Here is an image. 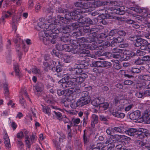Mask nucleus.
<instances>
[{
	"instance_id": "nucleus-1",
	"label": "nucleus",
	"mask_w": 150,
	"mask_h": 150,
	"mask_svg": "<svg viewBox=\"0 0 150 150\" xmlns=\"http://www.w3.org/2000/svg\"><path fill=\"white\" fill-rule=\"evenodd\" d=\"M36 29L38 31L41 30L39 33V37L41 40H42V38L45 37V36L46 37L48 36L50 34L48 32L50 29L48 27V25L42 22L38 23L36 27Z\"/></svg>"
},
{
	"instance_id": "nucleus-2",
	"label": "nucleus",
	"mask_w": 150,
	"mask_h": 150,
	"mask_svg": "<svg viewBox=\"0 0 150 150\" xmlns=\"http://www.w3.org/2000/svg\"><path fill=\"white\" fill-rule=\"evenodd\" d=\"M81 91L79 88H72L62 91L60 90H59L57 91V93L59 96L62 95L65 96H68L74 93H76L77 94L79 93H80Z\"/></svg>"
},
{
	"instance_id": "nucleus-3",
	"label": "nucleus",
	"mask_w": 150,
	"mask_h": 150,
	"mask_svg": "<svg viewBox=\"0 0 150 150\" xmlns=\"http://www.w3.org/2000/svg\"><path fill=\"white\" fill-rule=\"evenodd\" d=\"M125 8L123 7L120 6L117 8L112 7H109L108 10L109 13H116L119 15H122L125 13Z\"/></svg>"
},
{
	"instance_id": "nucleus-4",
	"label": "nucleus",
	"mask_w": 150,
	"mask_h": 150,
	"mask_svg": "<svg viewBox=\"0 0 150 150\" xmlns=\"http://www.w3.org/2000/svg\"><path fill=\"white\" fill-rule=\"evenodd\" d=\"M42 40L46 45H49L50 43L55 44L57 41L56 36L55 35L50 34L48 36L42 38Z\"/></svg>"
},
{
	"instance_id": "nucleus-5",
	"label": "nucleus",
	"mask_w": 150,
	"mask_h": 150,
	"mask_svg": "<svg viewBox=\"0 0 150 150\" xmlns=\"http://www.w3.org/2000/svg\"><path fill=\"white\" fill-rule=\"evenodd\" d=\"M23 132V134L25 135V143L27 145V147L29 148L30 147V145L34 142L36 140L35 135L32 134L31 136V141L30 142L28 140L29 136L28 135V132L27 130H24Z\"/></svg>"
},
{
	"instance_id": "nucleus-6",
	"label": "nucleus",
	"mask_w": 150,
	"mask_h": 150,
	"mask_svg": "<svg viewBox=\"0 0 150 150\" xmlns=\"http://www.w3.org/2000/svg\"><path fill=\"white\" fill-rule=\"evenodd\" d=\"M91 101L90 98H80L76 103L77 106L82 107L89 103Z\"/></svg>"
},
{
	"instance_id": "nucleus-7",
	"label": "nucleus",
	"mask_w": 150,
	"mask_h": 150,
	"mask_svg": "<svg viewBox=\"0 0 150 150\" xmlns=\"http://www.w3.org/2000/svg\"><path fill=\"white\" fill-rule=\"evenodd\" d=\"M128 102L127 100L122 99L119 100L117 98L115 99V105L117 106L120 109L124 108L125 104L124 103H127Z\"/></svg>"
},
{
	"instance_id": "nucleus-8",
	"label": "nucleus",
	"mask_w": 150,
	"mask_h": 150,
	"mask_svg": "<svg viewBox=\"0 0 150 150\" xmlns=\"http://www.w3.org/2000/svg\"><path fill=\"white\" fill-rule=\"evenodd\" d=\"M56 26L54 24H51L50 25H48V27L49 29V33L50 35H56V34H57L60 33V31L57 28ZM57 39V38H56Z\"/></svg>"
},
{
	"instance_id": "nucleus-9",
	"label": "nucleus",
	"mask_w": 150,
	"mask_h": 150,
	"mask_svg": "<svg viewBox=\"0 0 150 150\" xmlns=\"http://www.w3.org/2000/svg\"><path fill=\"white\" fill-rule=\"evenodd\" d=\"M74 83V81H73V79H71L70 80L67 81L66 82L63 83L62 85V88H66L68 87H70V88H79L75 86Z\"/></svg>"
},
{
	"instance_id": "nucleus-10",
	"label": "nucleus",
	"mask_w": 150,
	"mask_h": 150,
	"mask_svg": "<svg viewBox=\"0 0 150 150\" xmlns=\"http://www.w3.org/2000/svg\"><path fill=\"white\" fill-rule=\"evenodd\" d=\"M140 112L138 110L131 113L129 115L130 118L132 120L138 119L140 117Z\"/></svg>"
},
{
	"instance_id": "nucleus-11",
	"label": "nucleus",
	"mask_w": 150,
	"mask_h": 150,
	"mask_svg": "<svg viewBox=\"0 0 150 150\" xmlns=\"http://www.w3.org/2000/svg\"><path fill=\"white\" fill-rule=\"evenodd\" d=\"M104 100V99L102 98H96L92 101L91 103L93 106L97 107L99 106L100 104L103 103Z\"/></svg>"
},
{
	"instance_id": "nucleus-12",
	"label": "nucleus",
	"mask_w": 150,
	"mask_h": 150,
	"mask_svg": "<svg viewBox=\"0 0 150 150\" xmlns=\"http://www.w3.org/2000/svg\"><path fill=\"white\" fill-rule=\"evenodd\" d=\"M147 131L146 129H139L138 130L137 129V131L135 132V135H137L136 137H138L140 138H142L144 137V134L147 136V135L145 134L147 133Z\"/></svg>"
},
{
	"instance_id": "nucleus-13",
	"label": "nucleus",
	"mask_w": 150,
	"mask_h": 150,
	"mask_svg": "<svg viewBox=\"0 0 150 150\" xmlns=\"http://www.w3.org/2000/svg\"><path fill=\"white\" fill-rule=\"evenodd\" d=\"M42 110L43 112L45 114L47 115L48 116L51 115V108H54V107L53 106H51V108L48 107V106H44L42 105Z\"/></svg>"
},
{
	"instance_id": "nucleus-14",
	"label": "nucleus",
	"mask_w": 150,
	"mask_h": 150,
	"mask_svg": "<svg viewBox=\"0 0 150 150\" xmlns=\"http://www.w3.org/2000/svg\"><path fill=\"white\" fill-rule=\"evenodd\" d=\"M89 65V63L88 61L83 60L81 61L80 64L78 65V67H80L82 69H86Z\"/></svg>"
},
{
	"instance_id": "nucleus-15",
	"label": "nucleus",
	"mask_w": 150,
	"mask_h": 150,
	"mask_svg": "<svg viewBox=\"0 0 150 150\" xmlns=\"http://www.w3.org/2000/svg\"><path fill=\"white\" fill-rule=\"evenodd\" d=\"M21 17L16 15H14L12 19V23L13 24V28L15 29V31L16 32L17 30V27L15 24H16L18 21L20 20Z\"/></svg>"
},
{
	"instance_id": "nucleus-16",
	"label": "nucleus",
	"mask_w": 150,
	"mask_h": 150,
	"mask_svg": "<svg viewBox=\"0 0 150 150\" xmlns=\"http://www.w3.org/2000/svg\"><path fill=\"white\" fill-rule=\"evenodd\" d=\"M34 90H36L37 92H41L43 88V84L41 83L38 82L33 86Z\"/></svg>"
},
{
	"instance_id": "nucleus-17",
	"label": "nucleus",
	"mask_w": 150,
	"mask_h": 150,
	"mask_svg": "<svg viewBox=\"0 0 150 150\" xmlns=\"http://www.w3.org/2000/svg\"><path fill=\"white\" fill-rule=\"evenodd\" d=\"M110 45V42L108 41L103 42L101 43L98 44V49L100 50H102L104 48L109 46Z\"/></svg>"
},
{
	"instance_id": "nucleus-18",
	"label": "nucleus",
	"mask_w": 150,
	"mask_h": 150,
	"mask_svg": "<svg viewBox=\"0 0 150 150\" xmlns=\"http://www.w3.org/2000/svg\"><path fill=\"white\" fill-rule=\"evenodd\" d=\"M90 52L88 50L80 49L78 54L81 57H85Z\"/></svg>"
},
{
	"instance_id": "nucleus-19",
	"label": "nucleus",
	"mask_w": 150,
	"mask_h": 150,
	"mask_svg": "<svg viewBox=\"0 0 150 150\" xmlns=\"http://www.w3.org/2000/svg\"><path fill=\"white\" fill-rule=\"evenodd\" d=\"M4 139L5 146L9 149L11 146L10 140L8 135L6 134L4 136Z\"/></svg>"
},
{
	"instance_id": "nucleus-20",
	"label": "nucleus",
	"mask_w": 150,
	"mask_h": 150,
	"mask_svg": "<svg viewBox=\"0 0 150 150\" xmlns=\"http://www.w3.org/2000/svg\"><path fill=\"white\" fill-rule=\"evenodd\" d=\"M118 54L115 53L113 54V57L114 58L117 59L121 61L124 60L123 54L121 52H119Z\"/></svg>"
},
{
	"instance_id": "nucleus-21",
	"label": "nucleus",
	"mask_w": 150,
	"mask_h": 150,
	"mask_svg": "<svg viewBox=\"0 0 150 150\" xmlns=\"http://www.w3.org/2000/svg\"><path fill=\"white\" fill-rule=\"evenodd\" d=\"M108 11H107L105 9H102L97 10L96 12H93L92 13V15L95 16L96 15L99 14V15H104L105 14H107L108 13Z\"/></svg>"
},
{
	"instance_id": "nucleus-22",
	"label": "nucleus",
	"mask_w": 150,
	"mask_h": 150,
	"mask_svg": "<svg viewBox=\"0 0 150 150\" xmlns=\"http://www.w3.org/2000/svg\"><path fill=\"white\" fill-rule=\"evenodd\" d=\"M137 131V129L134 128H130L125 131L126 134L130 136H134L135 135V132Z\"/></svg>"
},
{
	"instance_id": "nucleus-23",
	"label": "nucleus",
	"mask_w": 150,
	"mask_h": 150,
	"mask_svg": "<svg viewBox=\"0 0 150 150\" xmlns=\"http://www.w3.org/2000/svg\"><path fill=\"white\" fill-rule=\"evenodd\" d=\"M147 43L148 41L147 40L144 39L143 40L140 47V49L143 50H146Z\"/></svg>"
},
{
	"instance_id": "nucleus-24",
	"label": "nucleus",
	"mask_w": 150,
	"mask_h": 150,
	"mask_svg": "<svg viewBox=\"0 0 150 150\" xmlns=\"http://www.w3.org/2000/svg\"><path fill=\"white\" fill-rule=\"evenodd\" d=\"M86 11L84 9H77L76 10L72 12V13H73V16H76L80 13H85Z\"/></svg>"
},
{
	"instance_id": "nucleus-25",
	"label": "nucleus",
	"mask_w": 150,
	"mask_h": 150,
	"mask_svg": "<svg viewBox=\"0 0 150 150\" xmlns=\"http://www.w3.org/2000/svg\"><path fill=\"white\" fill-rule=\"evenodd\" d=\"M85 25V23H84L83 22L82 23L80 22L79 23H73L70 24L69 25L71 26V29L73 28H76L78 27V26L81 27Z\"/></svg>"
},
{
	"instance_id": "nucleus-26",
	"label": "nucleus",
	"mask_w": 150,
	"mask_h": 150,
	"mask_svg": "<svg viewBox=\"0 0 150 150\" xmlns=\"http://www.w3.org/2000/svg\"><path fill=\"white\" fill-rule=\"evenodd\" d=\"M109 104L107 102L104 103L100 104L99 106V108L102 110H105L107 109L108 107Z\"/></svg>"
},
{
	"instance_id": "nucleus-27",
	"label": "nucleus",
	"mask_w": 150,
	"mask_h": 150,
	"mask_svg": "<svg viewBox=\"0 0 150 150\" xmlns=\"http://www.w3.org/2000/svg\"><path fill=\"white\" fill-rule=\"evenodd\" d=\"M71 50L70 52H71L72 53L75 54H78L79 52L80 48L78 47V46H75L73 47L71 46Z\"/></svg>"
},
{
	"instance_id": "nucleus-28",
	"label": "nucleus",
	"mask_w": 150,
	"mask_h": 150,
	"mask_svg": "<svg viewBox=\"0 0 150 150\" xmlns=\"http://www.w3.org/2000/svg\"><path fill=\"white\" fill-rule=\"evenodd\" d=\"M14 70L16 72V76L19 77H21V74L19 69L18 66L17 65H15L14 66Z\"/></svg>"
},
{
	"instance_id": "nucleus-29",
	"label": "nucleus",
	"mask_w": 150,
	"mask_h": 150,
	"mask_svg": "<svg viewBox=\"0 0 150 150\" xmlns=\"http://www.w3.org/2000/svg\"><path fill=\"white\" fill-rule=\"evenodd\" d=\"M64 58L66 63L70 62L74 59L73 57L71 56H64Z\"/></svg>"
},
{
	"instance_id": "nucleus-30",
	"label": "nucleus",
	"mask_w": 150,
	"mask_h": 150,
	"mask_svg": "<svg viewBox=\"0 0 150 150\" xmlns=\"http://www.w3.org/2000/svg\"><path fill=\"white\" fill-rule=\"evenodd\" d=\"M73 79V81H74V82H76L79 83L81 84L84 81V80L83 79L81 76Z\"/></svg>"
},
{
	"instance_id": "nucleus-31",
	"label": "nucleus",
	"mask_w": 150,
	"mask_h": 150,
	"mask_svg": "<svg viewBox=\"0 0 150 150\" xmlns=\"http://www.w3.org/2000/svg\"><path fill=\"white\" fill-rule=\"evenodd\" d=\"M73 15H73V13H72V12L67 13L65 15V18L66 19L68 20H71L73 19Z\"/></svg>"
},
{
	"instance_id": "nucleus-32",
	"label": "nucleus",
	"mask_w": 150,
	"mask_h": 150,
	"mask_svg": "<svg viewBox=\"0 0 150 150\" xmlns=\"http://www.w3.org/2000/svg\"><path fill=\"white\" fill-rule=\"evenodd\" d=\"M4 88L5 91V94L6 96H8L9 94V91L8 88V84L7 83H5L4 85Z\"/></svg>"
},
{
	"instance_id": "nucleus-33",
	"label": "nucleus",
	"mask_w": 150,
	"mask_h": 150,
	"mask_svg": "<svg viewBox=\"0 0 150 150\" xmlns=\"http://www.w3.org/2000/svg\"><path fill=\"white\" fill-rule=\"evenodd\" d=\"M32 72L34 74L40 75L42 74V71L40 69L34 67L31 69Z\"/></svg>"
},
{
	"instance_id": "nucleus-34",
	"label": "nucleus",
	"mask_w": 150,
	"mask_h": 150,
	"mask_svg": "<svg viewBox=\"0 0 150 150\" xmlns=\"http://www.w3.org/2000/svg\"><path fill=\"white\" fill-rule=\"evenodd\" d=\"M24 95L25 97H27L30 100L29 97L28 96L27 92L25 89H22L20 93V97H23V95Z\"/></svg>"
},
{
	"instance_id": "nucleus-35",
	"label": "nucleus",
	"mask_w": 150,
	"mask_h": 150,
	"mask_svg": "<svg viewBox=\"0 0 150 150\" xmlns=\"http://www.w3.org/2000/svg\"><path fill=\"white\" fill-rule=\"evenodd\" d=\"M53 97L52 95H49L47 96V97L45 99V101L49 104L51 103L52 101L53 100Z\"/></svg>"
},
{
	"instance_id": "nucleus-36",
	"label": "nucleus",
	"mask_w": 150,
	"mask_h": 150,
	"mask_svg": "<svg viewBox=\"0 0 150 150\" xmlns=\"http://www.w3.org/2000/svg\"><path fill=\"white\" fill-rule=\"evenodd\" d=\"M135 144L137 146L139 147H142L145 145V143L143 142L140 140H135L134 141Z\"/></svg>"
},
{
	"instance_id": "nucleus-37",
	"label": "nucleus",
	"mask_w": 150,
	"mask_h": 150,
	"mask_svg": "<svg viewBox=\"0 0 150 150\" xmlns=\"http://www.w3.org/2000/svg\"><path fill=\"white\" fill-rule=\"evenodd\" d=\"M121 71L124 73V75L125 77L130 78L133 77V76L130 74L131 72L128 73L127 71H125L123 70H121Z\"/></svg>"
},
{
	"instance_id": "nucleus-38",
	"label": "nucleus",
	"mask_w": 150,
	"mask_h": 150,
	"mask_svg": "<svg viewBox=\"0 0 150 150\" xmlns=\"http://www.w3.org/2000/svg\"><path fill=\"white\" fill-rule=\"evenodd\" d=\"M140 79L145 81H150V76L146 75H141L139 77Z\"/></svg>"
},
{
	"instance_id": "nucleus-39",
	"label": "nucleus",
	"mask_w": 150,
	"mask_h": 150,
	"mask_svg": "<svg viewBox=\"0 0 150 150\" xmlns=\"http://www.w3.org/2000/svg\"><path fill=\"white\" fill-rule=\"evenodd\" d=\"M134 64L136 65H142L144 64L145 63L143 60L139 58L134 61Z\"/></svg>"
},
{
	"instance_id": "nucleus-40",
	"label": "nucleus",
	"mask_w": 150,
	"mask_h": 150,
	"mask_svg": "<svg viewBox=\"0 0 150 150\" xmlns=\"http://www.w3.org/2000/svg\"><path fill=\"white\" fill-rule=\"evenodd\" d=\"M91 7V6L89 4V3H83V7H82V8L81 9H85V10L86 11L85 12V13L89 11V10H88V9Z\"/></svg>"
},
{
	"instance_id": "nucleus-41",
	"label": "nucleus",
	"mask_w": 150,
	"mask_h": 150,
	"mask_svg": "<svg viewBox=\"0 0 150 150\" xmlns=\"http://www.w3.org/2000/svg\"><path fill=\"white\" fill-rule=\"evenodd\" d=\"M62 50L65 51L70 52L71 50V46L65 44L63 45Z\"/></svg>"
},
{
	"instance_id": "nucleus-42",
	"label": "nucleus",
	"mask_w": 150,
	"mask_h": 150,
	"mask_svg": "<svg viewBox=\"0 0 150 150\" xmlns=\"http://www.w3.org/2000/svg\"><path fill=\"white\" fill-rule=\"evenodd\" d=\"M141 71V70L139 69L136 68L132 67L130 70L131 72L133 73H139Z\"/></svg>"
},
{
	"instance_id": "nucleus-43",
	"label": "nucleus",
	"mask_w": 150,
	"mask_h": 150,
	"mask_svg": "<svg viewBox=\"0 0 150 150\" xmlns=\"http://www.w3.org/2000/svg\"><path fill=\"white\" fill-rule=\"evenodd\" d=\"M103 67H111L112 64L111 63L108 61L103 62Z\"/></svg>"
},
{
	"instance_id": "nucleus-44",
	"label": "nucleus",
	"mask_w": 150,
	"mask_h": 150,
	"mask_svg": "<svg viewBox=\"0 0 150 150\" xmlns=\"http://www.w3.org/2000/svg\"><path fill=\"white\" fill-rule=\"evenodd\" d=\"M146 53L145 52L142 51L140 50H137L136 51V55L138 56H142L144 55Z\"/></svg>"
},
{
	"instance_id": "nucleus-45",
	"label": "nucleus",
	"mask_w": 150,
	"mask_h": 150,
	"mask_svg": "<svg viewBox=\"0 0 150 150\" xmlns=\"http://www.w3.org/2000/svg\"><path fill=\"white\" fill-rule=\"evenodd\" d=\"M116 62H115L113 64L114 67L116 69H119L121 68V65L118 63L119 62L118 60H116Z\"/></svg>"
},
{
	"instance_id": "nucleus-46",
	"label": "nucleus",
	"mask_w": 150,
	"mask_h": 150,
	"mask_svg": "<svg viewBox=\"0 0 150 150\" xmlns=\"http://www.w3.org/2000/svg\"><path fill=\"white\" fill-rule=\"evenodd\" d=\"M139 35H131L129 37L128 39L129 40L132 41H135L138 37Z\"/></svg>"
},
{
	"instance_id": "nucleus-47",
	"label": "nucleus",
	"mask_w": 150,
	"mask_h": 150,
	"mask_svg": "<svg viewBox=\"0 0 150 150\" xmlns=\"http://www.w3.org/2000/svg\"><path fill=\"white\" fill-rule=\"evenodd\" d=\"M149 114L147 111H146L144 112L142 116V117L143 120H146L149 117Z\"/></svg>"
},
{
	"instance_id": "nucleus-48",
	"label": "nucleus",
	"mask_w": 150,
	"mask_h": 150,
	"mask_svg": "<svg viewBox=\"0 0 150 150\" xmlns=\"http://www.w3.org/2000/svg\"><path fill=\"white\" fill-rule=\"evenodd\" d=\"M124 39L122 38L118 37L114 39V42L116 43H121L123 41Z\"/></svg>"
},
{
	"instance_id": "nucleus-49",
	"label": "nucleus",
	"mask_w": 150,
	"mask_h": 150,
	"mask_svg": "<svg viewBox=\"0 0 150 150\" xmlns=\"http://www.w3.org/2000/svg\"><path fill=\"white\" fill-rule=\"evenodd\" d=\"M111 51L113 53H117L121 52L122 50L121 49H118L116 47H112L111 49Z\"/></svg>"
},
{
	"instance_id": "nucleus-50",
	"label": "nucleus",
	"mask_w": 150,
	"mask_h": 150,
	"mask_svg": "<svg viewBox=\"0 0 150 150\" xmlns=\"http://www.w3.org/2000/svg\"><path fill=\"white\" fill-rule=\"evenodd\" d=\"M88 93L87 91L83 92L81 93L82 97L81 98H90L89 96L88 95Z\"/></svg>"
},
{
	"instance_id": "nucleus-51",
	"label": "nucleus",
	"mask_w": 150,
	"mask_h": 150,
	"mask_svg": "<svg viewBox=\"0 0 150 150\" xmlns=\"http://www.w3.org/2000/svg\"><path fill=\"white\" fill-rule=\"evenodd\" d=\"M117 33V31L116 30H111L108 35H110V36L114 37L116 34Z\"/></svg>"
},
{
	"instance_id": "nucleus-52",
	"label": "nucleus",
	"mask_w": 150,
	"mask_h": 150,
	"mask_svg": "<svg viewBox=\"0 0 150 150\" xmlns=\"http://www.w3.org/2000/svg\"><path fill=\"white\" fill-rule=\"evenodd\" d=\"M71 29V26H70L69 25H67L65 27L63 28V30L65 31H63L64 33H67L70 32V30Z\"/></svg>"
},
{
	"instance_id": "nucleus-53",
	"label": "nucleus",
	"mask_w": 150,
	"mask_h": 150,
	"mask_svg": "<svg viewBox=\"0 0 150 150\" xmlns=\"http://www.w3.org/2000/svg\"><path fill=\"white\" fill-rule=\"evenodd\" d=\"M115 145L112 142L110 143L107 146V150H112L115 147Z\"/></svg>"
},
{
	"instance_id": "nucleus-54",
	"label": "nucleus",
	"mask_w": 150,
	"mask_h": 150,
	"mask_svg": "<svg viewBox=\"0 0 150 150\" xmlns=\"http://www.w3.org/2000/svg\"><path fill=\"white\" fill-rule=\"evenodd\" d=\"M92 121L95 122V123L96 124L98 122V117L95 114H93L92 116Z\"/></svg>"
},
{
	"instance_id": "nucleus-55",
	"label": "nucleus",
	"mask_w": 150,
	"mask_h": 150,
	"mask_svg": "<svg viewBox=\"0 0 150 150\" xmlns=\"http://www.w3.org/2000/svg\"><path fill=\"white\" fill-rule=\"evenodd\" d=\"M85 39L86 42L88 43H91L94 40V38L92 37H90L89 35L88 37L86 38Z\"/></svg>"
},
{
	"instance_id": "nucleus-56",
	"label": "nucleus",
	"mask_w": 150,
	"mask_h": 150,
	"mask_svg": "<svg viewBox=\"0 0 150 150\" xmlns=\"http://www.w3.org/2000/svg\"><path fill=\"white\" fill-rule=\"evenodd\" d=\"M82 69L80 67H78V65L76 67V68H75L74 69L76 73L77 74H80V73H81L82 71Z\"/></svg>"
},
{
	"instance_id": "nucleus-57",
	"label": "nucleus",
	"mask_w": 150,
	"mask_h": 150,
	"mask_svg": "<svg viewBox=\"0 0 150 150\" xmlns=\"http://www.w3.org/2000/svg\"><path fill=\"white\" fill-rule=\"evenodd\" d=\"M142 37V35H139L135 41L137 42L138 43L141 44V43L142 42L143 40H144L141 38Z\"/></svg>"
},
{
	"instance_id": "nucleus-58",
	"label": "nucleus",
	"mask_w": 150,
	"mask_h": 150,
	"mask_svg": "<svg viewBox=\"0 0 150 150\" xmlns=\"http://www.w3.org/2000/svg\"><path fill=\"white\" fill-rule=\"evenodd\" d=\"M43 65L44 66V70L46 71H48L49 69L50 68V66L47 62H44L43 63Z\"/></svg>"
},
{
	"instance_id": "nucleus-59",
	"label": "nucleus",
	"mask_w": 150,
	"mask_h": 150,
	"mask_svg": "<svg viewBox=\"0 0 150 150\" xmlns=\"http://www.w3.org/2000/svg\"><path fill=\"white\" fill-rule=\"evenodd\" d=\"M83 3L82 2H78L74 3L75 6L76 7L82 8L83 7Z\"/></svg>"
},
{
	"instance_id": "nucleus-60",
	"label": "nucleus",
	"mask_w": 150,
	"mask_h": 150,
	"mask_svg": "<svg viewBox=\"0 0 150 150\" xmlns=\"http://www.w3.org/2000/svg\"><path fill=\"white\" fill-rule=\"evenodd\" d=\"M117 33L120 36H125L126 35V33L124 30H119L117 31Z\"/></svg>"
},
{
	"instance_id": "nucleus-61",
	"label": "nucleus",
	"mask_w": 150,
	"mask_h": 150,
	"mask_svg": "<svg viewBox=\"0 0 150 150\" xmlns=\"http://www.w3.org/2000/svg\"><path fill=\"white\" fill-rule=\"evenodd\" d=\"M98 45H94L93 44L90 47V49L91 50H100L98 49Z\"/></svg>"
},
{
	"instance_id": "nucleus-62",
	"label": "nucleus",
	"mask_w": 150,
	"mask_h": 150,
	"mask_svg": "<svg viewBox=\"0 0 150 150\" xmlns=\"http://www.w3.org/2000/svg\"><path fill=\"white\" fill-rule=\"evenodd\" d=\"M23 132L22 131H21L17 134V138L20 139H23Z\"/></svg>"
},
{
	"instance_id": "nucleus-63",
	"label": "nucleus",
	"mask_w": 150,
	"mask_h": 150,
	"mask_svg": "<svg viewBox=\"0 0 150 150\" xmlns=\"http://www.w3.org/2000/svg\"><path fill=\"white\" fill-rule=\"evenodd\" d=\"M54 143L57 150H61V147L59 142L57 141L54 142Z\"/></svg>"
},
{
	"instance_id": "nucleus-64",
	"label": "nucleus",
	"mask_w": 150,
	"mask_h": 150,
	"mask_svg": "<svg viewBox=\"0 0 150 150\" xmlns=\"http://www.w3.org/2000/svg\"><path fill=\"white\" fill-rule=\"evenodd\" d=\"M142 59L144 61H148L150 63V56H146L142 57Z\"/></svg>"
}]
</instances>
